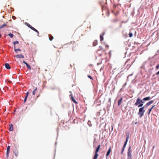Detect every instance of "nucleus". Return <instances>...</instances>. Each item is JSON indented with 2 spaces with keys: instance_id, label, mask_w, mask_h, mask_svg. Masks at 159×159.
Here are the masks:
<instances>
[{
  "instance_id": "obj_16",
  "label": "nucleus",
  "mask_w": 159,
  "mask_h": 159,
  "mask_svg": "<svg viewBox=\"0 0 159 159\" xmlns=\"http://www.w3.org/2000/svg\"><path fill=\"white\" fill-rule=\"evenodd\" d=\"M154 102V100H150L147 103L148 105L149 106L151 104H152Z\"/></svg>"
},
{
  "instance_id": "obj_45",
  "label": "nucleus",
  "mask_w": 159,
  "mask_h": 159,
  "mask_svg": "<svg viewBox=\"0 0 159 159\" xmlns=\"http://www.w3.org/2000/svg\"><path fill=\"white\" fill-rule=\"evenodd\" d=\"M99 47L100 48V50H102V47L101 46H100Z\"/></svg>"
},
{
  "instance_id": "obj_20",
  "label": "nucleus",
  "mask_w": 159,
  "mask_h": 159,
  "mask_svg": "<svg viewBox=\"0 0 159 159\" xmlns=\"http://www.w3.org/2000/svg\"><path fill=\"white\" fill-rule=\"evenodd\" d=\"M13 153L16 157H17L18 156V151L16 150V149L15 151H13Z\"/></svg>"
},
{
  "instance_id": "obj_48",
  "label": "nucleus",
  "mask_w": 159,
  "mask_h": 159,
  "mask_svg": "<svg viewBox=\"0 0 159 159\" xmlns=\"http://www.w3.org/2000/svg\"><path fill=\"white\" fill-rule=\"evenodd\" d=\"M106 48H109V46L108 45H107L106 46Z\"/></svg>"
},
{
  "instance_id": "obj_26",
  "label": "nucleus",
  "mask_w": 159,
  "mask_h": 159,
  "mask_svg": "<svg viewBox=\"0 0 159 159\" xmlns=\"http://www.w3.org/2000/svg\"><path fill=\"white\" fill-rule=\"evenodd\" d=\"M10 146H8L7 147V152H10Z\"/></svg>"
},
{
  "instance_id": "obj_42",
  "label": "nucleus",
  "mask_w": 159,
  "mask_h": 159,
  "mask_svg": "<svg viewBox=\"0 0 159 159\" xmlns=\"http://www.w3.org/2000/svg\"><path fill=\"white\" fill-rule=\"evenodd\" d=\"M156 75H159V70L156 73Z\"/></svg>"
},
{
  "instance_id": "obj_52",
  "label": "nucleus",
  "mask_w": 159,
  "mask_h": 159,
  "mask_svg": "<svg viewBox=\"0 0 159 159\" xmlns=\"http://www.w3.org/2000/svg\"><path fill=\"white\" fill-rule=\"evenodd\" d=\"M137 123H138V122H135L134 123V124H135V125H136L137 124Z\"/></svg>"
},
{
  "instance_id": "obj_37",
  "label": "nucleus",
  "mask_w": 159,
  "mask_h": 159,
  "mask_svg": "<svg viewBox=\"0 0 159 159\" xmlns=\"http://www.w3.org/2000/svg\"><path fill=\"white\" fill-rule=\"evenodd\" d=\"M9 153L10 152H6V156H7V158H8V157H9Z\"/></svg>"
},
{
  "instance_id": "obj_4",
  "label": "nucleus",
  "mask_w": 159,
  "mask_h": 159,
  "mask_svg": "<svg viewBox=\"0 0 159 159\" xmlns=\"http://www.w3.org/2000/svg\"><path fill=\"white\" fill-rule=\"evenodd\" d=\"M126 140H125V142H124V145H123V147L124 148L125 147V148L126 147V145H127V143L128 140L129 139V132H128L127 133H126Z\"/></svg>"
},
{
  "instance_id": "obj_18",
  "label": "nucleus",
  "mask_w": 159,
  "mask_h": 159,
  "mask_svg": "<svg viewBox=\"0 0 159 159\" xmlns=\"http://www.w3.org/2000/svg\"><path fill=\"white\" fill-rule=\"evenodd\" d=\"M49 39L50 41H52L53 39V37L51 34L48 35Z\"/></svg>"
},
{
  "instance_id": "obj_57",
  "label": "nucleus",
  "mask_w": 159,
  "mask_h": 159,
  "mask_svg": "<svg viewBox=\"0 0 159 159\" xmlns=\"http://www.w3.org/2000/svg\"><path fill=\"white\" fill-rule=\"evenodd\" d=\"M132 75V74H131V75H130V76Z\"/></svg>"
},
{
  "instance_id": "obj_12",
  "label": "nucleus",
  "mask_w": 159,
  "mask_h": 159,
  "mask_svg": "<svg viewBox=\"0 0 159 159\" xmlns=\"http://www.w3.org/2000/svg\"><path fill=\"white\" fill-rule=\"evenodd\" d=\"M123 100V98L122 97H121L120 99L118 101V106H120V104L121 103L122 101Z\"/></svg>"
},
{
  "instance_id": "obj_6",
  "label": "nucleus",
  "mask_w": 159,
  "mask_h": 159,
  "mask_svg": "<svg viewBox=\"0 0 159 159\" xmlns=\"http://www.w3.org/2000/svg\"><path fill=\"white\" fill-rule=\"evenodd\" d=\"M105 33L104 32H102V34L100 35V41L101 42L103 40L104 38L103 36L104 35Z\"/></svg>"
},
{
  "instance_id": "obj_40",
  "label": "nucleus",
  "mask_w": 159,
  "mask_h": 159,
  "mask_svg": "<svg viewBox=\"0 0 159 159\" xmlns=\"http://www.w3.org/2000/svg\"><path fill=\"white\" fill-rule=\"evenodd\" d=\"M125 148V147L124 148L123 147L122 148L121 150L124 152Z\"/></svg>"
},
{
  "instance_id": "obj_49",
  "label": "nucleus",
  "mask_w": 159,
  "mask_h": 159,
  "mask_svg": "<svg viewBox=\"0 0 159 159\" xmlns=\"http://www.w3.org/2000/svg\"><path fill=\"white\" fill-rule=\"evenodd\" d=\"M16 109L14 111V112H13V114H15V112H16Z\"/></svg>"
},
{
  "instance_id": "obj_46",
  "label": "nucleus",
  "mask_w": 159,
  "mask_h": 159,
  "mask_svg": "<svg viewBox=\"0 0 159 159\" xmlns=\"http://www.w3.org/2000/svg\"><path fill=\"white\" fill-rule=\"evenodd\" d=\"M111 127H112V128H111V131H113V126H112Z\"/></svg>"
},
{
  "instance_id": "obj_1",
  "label": "nucleus",
  "mask_w": 159,
  "mask_h": 159,
  "mask_svg": "<svg viewBox=\"0 0 159 159\" xmlns=\"http://www.w3.org/2000/svg\"><path fill=\"white\" fill-rule=\"evenodd\" d=\"M144 103V102L143 101L142 99H141L139 97H138L137 98L134 105L137 106L139 108L142 107Z\"/></svg>"
},
{
  "instance_id": "obj_44",
  "label": "nucleus",
  "mask_w": 159,
  "mask_h": 159,
  "mask_svg": "<svg viewBox=\"0 0 159 159\" xmlns=\"http://www.w3.org/2000/svg\"><path fill=\"white\" fill-rule=\"evenodd\" d=\"M123 152H124V151H122V150H121V152H120V153L121 154H122L123 153Z\"/></svg>"
},
{
  "instance_id": "obj_41",
  "label": "nucleus",
  "mask_w": 159,
  "mask_h": 159,
  "mask_svg": "<svg viewBox=\"0 0 159 159\" xmlns=\"http://www.w3.org/2000/svg\"><path fill=\"white\" fill-rule=\"evenodd\" d=\"M12 18L13 19L15 20L16 18V17H15V16H12Z\"/></svg>"
},
{
  "instance_id": "obj_22",
  "label": "nucleus",
  "mask_w": 159,
  "mask_h": 159,
  "mask_svg": "<svg viewBox=\"0 0 159 159\" xmlns=\"http://www.w3.org/2000/svg\"><path fill=\"white\" fill-rule=\"evenodd\" d=\"M14 50L15 51V52L16 53H17V51H21V49H20V48H17V49L15 48L14 49Z\"/></svg>"
},
{
  "instance_id": "obj_14",
  "label": "nucleus",
  "mask_w": 159,
  "mask_h": 159,
  "mask_svg": "<svg viewBox=\"0 0 159 159\" xmlns=\"http://www.w3.org/2000/svg\"><path fill=\"white\" fill-rule=\"evenodd\" d=\"M100 145H99L97 147V148L96 149L95 152L98 153L99 152V150L100 149Z\"/></svg>"
},
{
  "instance_id": "obj_31",
  "label": "nucleus",
  "mask_w": 159,
  "mask_h": 159,
  "mask_svg": "<svg viewBox=\"0 0 159 159\" xmlns=\"http://www.w3.org/2000/svg\"><path fill=\"white\" fill-rule=\"evenodd\" d=\"M129 37H131L133 36V34L131 32H129Z\"/></svg>"
},
{
  "instance_id": "obj_28",
  "label": "nucleus",
  "mask_w": 159,
  "mask_h": 159,
  "mask_svg": "<svg viewBox=\"0 0 159 159\" xmlns=\"http://www.w3.org/2000/svg\"><path fill=\"white\" fill-rule=\"evenodd\" d=\"M19 42L18 41H16L13 42V44L14 45H16V44H19Z\"/></svg>"
},
{
  "instance_id": "obj_8",
  "label": "nucleus",
  "mask_w": 159,
  "mask_h": 159,
  "mask_svg": "<svg viewBox=\"0 0 159 159\" xmlns=\"http://www.w3.org/2000/svg\"><path fill=\"white\" fill-rule=\"evenodd\" d=\"M5 68L7 69H10L11 68V66L8 63H6L5 64Z\"/></svg>"
},
{
  "instance_id": "obj_53",
  "label": "nucleus",
  "mask_w": 159,
  "mask_h": 159,
  "mask_svg": "<svg viewBox=\"0 0 159 159\" xmlns=\"http://www.w3.org/2000/svg\"><path fill=\"white\" fill-rule=\"evenodd\" d=\"M57 142H55V145H56V144H57Z\"/></svg>"
},
{
  "instance_id": "obj_35",
  "label": "nucleus",
  "mask_w": 159,
  "mask_h": 159,
  "mask_svg": "<svg viewBox=\"0 0 159 159\" xmlns=\"http://www.w3.org/2000/svg\"><path fill=\"white\" fill-rule=\"evenodd\" d=\"M148 106H149L148 105L147 103H146L144 106H142V107H143L144 109L145 107L146 108Z\"/></svg>"
},
{
  "instance_id": "obj_55",
  "label": "nucleus",
  "mask_w": 159,
  "mask_h": 159,
  "mask_svg": "<svg viewBox=\"0 0 159 159\" xmlns=\"http://www.w3.org/2000/svg\"><path fill=\"white\" fill-rule=\"evenodd\" d=\"M154 148V146H153V147H152V148L153 149Z\"/></svg>"
},
{
  "instance_id": "obj_25",
  "label": "nucleus",
  "mask_w": 159,
  "mask_h": 159,
  "mask_svg": "<svg viewBox=\"0 0 159 159\" xmlns=\"http://www.w3.org/2000/svg\"><path fill=\"white\" fill-rule=\"evenodd\" d=\"M88 124L90 127H91L92 126V124H91V121L90 120H89L88 121Z\"/></svg>"
},
{
  "instance_id": "obj_13",
  "label": "nucleus",
  "mask_w": 159,
  "mask_h": 159,
  "mask_svg": "<svg viewBox=\"0 0 159 159\" xmlns=\"http://www.w3.org/2000/svg\"><path fill=\"white\" fill-rule=\"evenodd\" d=\"M31 29L33 30V31H34L35 32H36L38 34V36H39V32L36 30V29L34 28L33 27V26L31 28Z\"/></svg>"
},
{
  "instance_id": "obj_30",
  "label": "nucleus",
  "mask_w": 159,
  "mask_h": 159,
  "mask_svg": "<svg viewBox=\"0 0 159 159\" xmlns=\"http://www.w3.org/2000/svg\"><path fill=\"white\" fill-rule=\"evenodd\" d=\"M37 90V88H36L33 91L32 93L33 95H34L36 92Z\"/></svg>"
},
{
  "instance_id": "obj_27",
  "label": "nucleus",
  "mask_w": 159,
  "mask_h": 159,
  "mask_svg": "<svg viewBox=\"0 0 159 159\" xmlns=\"http://www.w3.org/2000/svg\"><path fill=\"white\" fill-rule=\"evenodd\" d=\"M7 24H4L2 26L0 27V29H2L3 28L4 26H6Z\"/></svg>"
},
{
  "instance_id": "obj_11",
  "label": "nucleus",
  "mask_w": 159,
  "mask_h": 159,
  "mask_svg": "<svg viewBox=\"0 0 159 159\" xmlns=\"http://www.w3.org/2000/svg\"><path fill=\"white\" fill-rule=\"evenodd\" d=\"M13 130V125L12 124H10L9 125V130L10 131H11Z\"/></svg>"
},
{
  "instance_id": "obj_36",
  "label": "nucleus",
  "mask_w": 159,
  "mask_h": 159,
  "mask_svg": "<svg viewBox=\"0 0 159 159\" xmlns=\"http://www.w3.org/2000/svg\"><path fill=\"white\" fill-rule=\"evenodd\" d=\"M156 70H158L159 68V64L156 67Z\"/></svg>"
},
{
  "instance_id": "obj_10",
  "label": "nucleus",
  "mask_w": 159,
  "mask_h": 159,
  "mask_svg": "<svg viewBox=\"0 0 159 159\" xmlns=\"http://www.w3.org/2000/svg\"><path fill=\"white\" fill-rule=\"evenodd\" d=\"M111 147H110L106 153V156L107 157H108L109 155V154H110V153H111Z\"/></svg>"
},
{
  "instance_id": "obj_34",
  "label": "nucleus",
  "mask_w": 159,
  "mask_h": 159,
  "mask_svg": "<svg viewBox=\"0 0 159 159\" xmlns=\"http://www.w3.org/2000/svg\"><path fill=\"white\" fill-rule=\"evenodd\" d=\"M29 94V92H26V95H25V97H26V98H27Z\"/></svg>"
},
{
  "instance_id": "obj_2",
  "label": "nucleus",
  "mask_w": 159,
  "mask_h": 159,
  "mask_svg": "<svg viewBox=\"0 0 159 159\" xmlns=\"http://www.w3.org/2000/svg\"><path fill=\"white\" fill-rule=\"evenodd\" d=\"M145 110H144L143 107H139L138 115L139 116V117L141 118L144 115Z\"/></svg>"
},
{
  "instance_id": "obj_5",
  "label": "nucleus",
  "mask_w": 159,
  "mask_h": 159,
  "mask_svg": "<svg viewBox=\"0 0 159 159\" xmlns=\"http://www.w3.org/2000/svg\"><path fill=\"white\" fill-rule=\"evenodd\" d=\"M70 99L75 104H77V102H76L74 98V97H73L72 94H70Z\"/></svg>"
},
{
  "instance_id": "obj_50",
  "label": "nucleus",
  "mask_w": 159,
  "mask_h": 159,
  "mask_svg": "<svg viewBox=\"0 0 159 159\" xmlns=\"http://www.w3.org/2000/svg\"><path fill=\"white\" fill-rule=\"evenodd\" d=\"M14 49L15 48H16V45H14Z\"/></svg>"
},
{
  "instance_id": "obj_29",
  "label": "nucleus",
  "mask_w": 159,
  "mask_h": 159,
  "mask_svg": "<svg viewBox=\"0 0 159 159\" xmlns=\"http://www.w3.org/2000/svg\"><path fill=\"white\" fill-rule=\"evenodd\" d=\"M152 109V108H150L148 110V115H149V114H150V112H151L152 110V109Z\"/></svg>"
},
{
  "instance_id": "obj_54",
  "label": "nucleus",
  "mask_w": 159,
  "mask_h": 159,
  "mask_svg": "<svg viewBox=\"0 0 159 159\" xmlns=\"http://www.w3.org/2000/svg\"><path fill=\"white\" fill-rule=\"evenodd\" d=\"M99 64H100V63H97V65H98Z\"/></svg>"
},
{
  "instance_id": "obj_32",
  "label": "nucleus",
  "mask_w": 159,
  "mask_h": 159,
  "mask_svg": "<svg viewBox=\"0 0 159 159\" xmlns=\"http://www.w3.org/2000/svg\"><path fill=\"white\" fill-rule=\"evenodd\" d=\"M87 77L89 78L90 79L92 80H93V79L92 77L90 75H88Z\"/></svg>"
},
{
  "instance_id": "obj_43",
  "label": "nucleus",
  "mask_w": 159,
  "mask_h": 159,
  "mask_svg": "<svg viewBox=\"0 0 159 159\" xmlns=\"http://www.w3.org/2000/svg\"><path fill=\"white\" fill-rule=\"evenodd\" d=\"M112 27H113L111 25H110V26H109V28H112Z\"/></svg>"
},
{
  "instance_id": "obj_17",
  "label": "nucleus",
  "mask_w": 159,
  "mask_h": 159,
  "mask_svg": "<svg viewBox=\"0 0 159 159\" xmlns=\"http://www.w3.org/2000/svg\"><path fill=\"white\" fill-rule=\"evenodd\" d=\"M98 44V41L97 40H95L93 42V46H96Z\"/></svg>"
},
{
  "instance_id": "obj_38",
  "label": "nucleus",
  "mask_w": 159,
  "mask_h": 159,
  "mask_svg": "<svg viewBox=\"0 0 159 159\" xmlns=\"http://www.w3.org/2000/svg\"><path fill=\"white\" fill-rule=\"evenodd\" d=\"M27 98L26 97L24 99V103H25L26 102L27 100Z\"/></svg>"
},
{
  "instance_id": "obj_7",
  "label": "nucleus",
  "mask_w": 159,
  "mask_h": 159,
  "mask_svg": "<svg viewBox=\"0 0 159 159\" xmlns=\"http://www.w3.org/2000/svg\"><path fill=\"white\" fill-rule=\"evenodd\" d=\"M15 57L17 58H24V56L21 54H17L15 56Z\"/></svg>"
},
{
  "instance_id": "obj_3",
  "label": "nucleus",
  "mask_w": 159,
  "mask_h": 159,
  "mask_svg": "<svg viewBox=\"0 0 159 159\" xmlns=\"http://www.w3.org/2000/svg\"><path fill=\"white\" fill-rule=\"evenodd\" d=\"M131 149V146L129 145L128 149L127 152V159H132V151Z\"/></svg>"
},
{
  "instance_id": "obj_21",
  "label": "nucleus",
  "mask_w": 159,
  "mask_h": 159,
  "mask_svg": "<svg viewBox=\"0 0 159 159\" xmlns=\"http://www.w3.org/2000/svg\"><path fill=\"white\" fill-rule=\"evenodd\" d=\"M26 65L27 67L28 68V69L30 70L31 69V67L30 65L28 64V63H27L26 64Z\"/></svg>"
},
{
  "instance_id": "obj_47",
  "label": "nucleus",
  "mask_w": 159,
  "mask_h": 159,
  "mask_svg": "<svg viewBox=\"0 0 159 159\" xmlns=\"http://www.w3.org/2000/svg\"><path fill=\"white\" fill-rule=\"evenodd\" d=\"M155 106V105H153L151 108H152V109H153Z\"/></svg>"
},
{
  "instance_id": "obj_24",
  "label": "nucleus",
  "mask_w": 159,
  "mask_h": 159,
  "mask_svg": "<svg viewBox=\"0 0 159 159\" xmlns=\"http://www.w3.org/2000/svg\"><path fill=\"white\" fill-rule=\"evenodd\" d=\"M8 35L11 38H12L13 37V36H14V35L13 34L11 33H9L8 34Z\"/></svg>"
},
{
  "instance_id": "obj_9",
  "label": "nucleus",
  "mask_w": 159,
  "mask_h": 159,
  "mask_svg": "<svg viewBox=\"0 0 159 159\" xmlns=\"http://www.w3.org/2000/svg\"><path fill=\"white\" fill-rule=\"evenodd\" d=\"M151 98L150 96L147 97L145 98H143V101H148L150 100Z\"/></svg>"
},
{
  "instance_id": "obj_19",
  "label": "nucleus",
  "mask_w": 159,
  "mask_h": 159,
  "mask_svg": "<svg viewBox=\"0 0 159 159\" xmlns=\"http://www.w3.org/2000/svg\"><path fill=\"white\" fill-rule=\"evenodd\" d=\"M25 24L28 27H29V28H30V29L31 28V27H32V26L30 25L28 23H27V22H25Z\"/></svg>"
},
{
  "instance_id": "obj_39",
  "label": "nucleus",
  "mask_w": 159,
  "mask_h": 159,
  "mask_svg": "<svg viewBox=\"0 0 159 159\" xmlns=\"http://www.w3.org/2000/svg\"><path fill=\"white\" fill-rule=\"evenodd\" d=\"M23 63H24V64H25V65H26V64L27 63L24 60H23Z\"/></svg>"
},
{
  "instance_id": "obj_56",
  "label": "nucleus",
  "mask_w": 159,
  "mask_h": 159,
  "mask_svg": "<svg viewBox=\"0 0 159 159\" xmlns=\"http://www.w3.org/2000/svg\"><path fill=\"white\" fill-rule=\"evenodd\" d=\"M70 66H71V67H72V66L71 65V64L70 65Z\"/></svg>"
},
{
  "instance_id": "obj_33",
  "label": "nucleus",
  "mask_w": 159,
  "mask_h": 159,
  "mask_svg": "<svg viewBox=\"0 0 159 159\" xmlns=\"http://www.w3.org/2000/svg\"><path fill=\"white\" fill-rule=\"evenodd\" d=\"M50 89L52 90H56L57 89V88L55 87H51Z\"/></svg>"
},
{
  "instance_id": "obj_51",
  "label": "nucleus",
  "mask_w": 159,
  "mask_h": 159,
  "mask_svg": "<svg viewBox=\"0 0 159 159\" xmlns=\"http://www.w3.org/2000/svg\"><path fill=\"white\" fill-rule=\"evenodd\" d=\"M111 98H110L109 99V101H108V102H110L111 101Z\"/></svg>"
},
{
  "instance_id": "obj_15",
  "label": "nucleus",
  "mask_w": 159,
  "mask_h": 159,
  "mask_svg": "<svg viewBox=\"0 0 159 159\" xmlns=\"http://www.w3.org/2000/svg\"><path fill=\"white\" fill-rule=\"evenodd\" d=\"M98 155V153L95 152L93 159H97Z\"/></svg>"
},
{
  "instance_id": "obj_23",
  "label": "nucleus",
  "mask_w": 159,
  "mask_h": 159,
  "mask_svg": "<svg viewBox=\"0 0 159 159\" xmlns=\"http://www.w3.org/2000/svg\"><path fill=\"white\" fill-rule=\"evenodd\" d=\"M118 20L117 19H116L112 20H111V22H112L113 23H116L117 22Z\"/></svg>"
}]
</instances>
